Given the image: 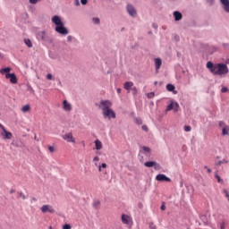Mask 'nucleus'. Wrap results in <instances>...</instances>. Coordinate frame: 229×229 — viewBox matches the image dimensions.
Wrapping results in <instances>:
<instances>
[{
  "label": "nucleus",
  "instance_id": "1",
  "mask_svg": "<svg viewBox=\"0 0 229 229\" xmlns=\"http://www.w3.org/2000/svg\"><path fill=\"white\" fill-rule=\"evenodd\" d=\"M206 67L211 74L214 76H219L220 78H225V76L229 72L228 65L225 63L214 64L209 61L207 63Z\"/></svg>",
  "mask_w": 229,
  "mask_h": 229
},
{
  "label": "nucleus",
  "instance_id": "2",
  "mask_svg": "<svg viewBox=\"0 0 229 229\" xmlns=\"http://www.w3.org/2000/svg\"><path fill=\"white\" fill-rule=\"evenodd\" d=\"M98 108L102 110L105 119H115V112L112 109V102L109 100H101Z\"/></svg>",
  "mask_w": 229,
  "mask_h": 229
},
{
  "label": "nucleus",
  "instance_id": "3",
  "mask_svg": "<svg viewBox=\"0 0 229 229\" xmlns=\"http://www.w3.org/2000/svg\"><path fill=\"white\" fill-rule=\"evenodd\" d=\"M51 21L53 24H55V33H58L59 35H62V37H66V35L69 33V30L65 27L64 24V21H62V18L58 15H54L51 18Z\"/></svg>",
  "mask_w": 229,
  "mask_h": 229
},
{
  "label": "nucleus",
  "instance_id": "4",
  "mask_svg": "<svg viewBox=\"0 0 229 229\" xmlns=\"http://www.w3.org/2000/svg\"><path fill=\"white\" fill-rule=\"evenodd\" d=\"M37 40L43 44H53V38L46 30H40L36 34Z\"/></svg>",
  "mask_w": 229,
  "mask_h": 229
},
{
  "label": "nucleus",
  "instance_id": "5",
  "mask_svg": "<svg viewBox=\"0 0 229 229\" xmlns=\"http://www.w3.org/2000/svg\"><path fill=\"white\" fill-rule=\"evenodd\" d=\"M125 10L130 17H131L132 19H137V15H138L137 8H135L133 4H127Z\"/></svg>",
  "mask_w": 229,
  "mask_h": 229
},
{
  "label": "nucleus",
  "instance_id": "6",
  "mask_svg": "<svg viewBox=\"0 0 229 229\" xmlns=\"http://www.w3.org/2000/svg\"><path fill=\"white\" fill-rule=\"evenodd\" d=\"M0 128H1L0 135L3 138V140H12V137H13L12 132L6 131L4 126L1 123H0Z\"/></svg>",
  "mask_w": 229,
  "mask_h": 229
},
{
  "label": "nucleus",
  "instance_id": "7",
  "mask_svg": "<svg viewBox=\"0 0 229 229\" xmlns=\"http://www.w3.org/2000/svg\"><path fill=\"white\" fill-rule=\"evenodd\" d=\"M40 210H41L42 214H55V208H53V206H51L49 204L43 205L40 208Z\"/></svg>",
  "mask_w": 229,
  "mask_h": 229
},
{
  "label": "nucleus",
  "instance_id": "8",
  "mask_svg": "<svg viewBox=\"0 0 229 229\" xmlns=\"http://www.w3.org/2000/svg\"><path fill=\"white\" fill-rule=\"evenodd\" d=\"M178 108H180V105L178 102L170 101V104L166 106L165 112H171V110H174L178 112Z\"/></svg>",
  "mask_w": 229,
  "mask_h": 229
},
{
  "label": "nucleus",
  "instance_id": "9",
  "mask_svg": "<svg viewBox=\"0 0 229 229\" xmlns=\"http://www.w3.org/2000/svg\"><path fill=\"white\" fill-rule=\"evenodd\" d=\"M64 140L66 142H72V144L76 143V139L72 136V132H67L63 136Z\"/></svg>",
  "mask_w": 229,
  "mask_h": 229
},
{
  "label": "nucleus",
  "instance_id": "10",
  "mask_svg": "<svg viewBox=\"0 0 229 229\" xmlns=\"http://www.w3.org/2000/svg\"><path fill=\"white\" fill-rule=\"evenodd\" d=\"M154 65L156 69V73L158 74L160 67H162V59L160 57L154 59Z\"/></svg>",
  "mask_w": 229,
  "mask_h": 229
},
{
  "label": "nucleus",
  "instance_id": "11",
  "mask_svg": "<svg viewBox=\"0 0 229 229\" xmlns=\"http://www.w3.org/2000/svg\"><path fill=\"white\" fill-rule=\"evenodd\" d=\"M140 153L141 155H144L145 157H149L151 156V148H149L147 146H143L140 149Z\"/></svg>",
  "mask_w": 229,
  "mask_h": 229
},
{
  "label": "nucleus",
  "instance_id": "12",
  "mask_svg": "<svg viewBox=\"0 0 229 229\" xmlns=\"http://www.w3.org/2000/svg\"><path fill=\"white\" fill-rule=\"evenodd\" d=\"M5 78L10 80V82L15 85L17 83V76L15 73H7L5 74Z\"/></svg>",
  "mask_w": 229,
  "mask_h": 229
},
{
  "label": "nucleus",
  "instance_id": "13",
  "mask_svg": "<svg viewBox=\"0 0 229 229\" xmlns=\"http://www.w3.org/2000/svg\"><path fill=\"white\" fill-rule=\"evenodd\" d=\"M156 180L157 182H171V178L167 177L164 174H159L156 176Z\"/></svg>",
  "mask_w": 229,
  "mask_h": 229
},
{
  "label": "nucleus",
  "instance_id": "14",
  "mask_svg": "<svg viewBox=\"0 0 229 229\" xmlns=\"http://www.w3.org/2000/svg\"><path fill=\"white\" fill-rule=\"evenodd\" d=\"M63 110H64V112H71V110H72V105H71V103H69V101L64 100L63 101Z\"/></svg>",
  "mask_w": 229,
  "mask_h": 229
},
{
  "label": "nucleus",
  "instance_id": "15",
  "mask_svg": "<svg viewBox=\"0 0 229 229\" xmlns=\"http://www.w3.org/2000/svg\"><path fill=\"white\" fill-rule=\"evenodd\" d=\"M144 165L145 167H154L155 169H158V167H160V165L156 161H147L144 163Z\"/></svg>",
  "mask_w": 229,
  "mask_h": 229
},
{
  "label": "nucleus",
  "instance_id": "16",
  "mask_svg": "<svg viewBox=\"0 0 229 229\" xmlns=\"http://www.w3.org/2000/svg\"><path fill=\"white\" fill-rule=\"evenodd\" d=\"M220 3L223 6L224 11L226 13H229V0H220Z\"/></svg>",
  "mask_w": 229,
  "mask_h": 229
},
{
  "label": "nucleus",
  "instance_id": "17",
  "mask_svg": "<svg viewBox=\"0 0 229 229\" xmlns=\"http://www.w3.org/2000/svg\"><path fill=\"white\" fill-rule=\"evenodd\" d=\"M122 222L123 223V225H130L131 223V217H130V216L128 215H122Z\"/></svg>",
  "mask_w": 229,
  "mask_h": 229
},
{
  "label": "nucleus",
  "instance_id": "18",
  "mask_svg": "<svg viewBox=\"0 0 229 229\" xmlns=\"http://www.w3.org/2000/svg\"><path fill=\"white\" fill-rule=\"evenodd\" d=\"M173 15H174V21H182V19H183V14H182V13H180V11L174 12Z\"/></svg>",
  "mask_w": 229,
  "mask_h": 229
},
{
  "label": "nucleus",
  "instance_id": "19",
  "mask_svg": "<svg viewBox=\"0 0 229 229\" xmlns=\"http://www.w3.org/2000/svg\"><path fill=\"white\" fill-rule=\"evenodd\" d=\"M166 90H168V92H173V94L176 95L178 94V91H176V88L174 87V85L173 84H167L166 85Z\"/></svg>",
  "mask_w": 229,
  "mask_h": 229
},
{
  "label": "nucleus",
  "instance_id": "20",
  "mask_svg": "<svg viewBox=\"0 0 229 229\" xmlns=\"http://www.w3.org/2000/svg\"><path fill=\"white\" fill-rule=\"evenodd\" d=\"M133 87V82L131 81H127L123 84V89L127 90V92H130Z\"/></svg>",
  "mask_w": 229,
  "mask_h": 229
},
{
  "label": "nucleus",
  "instance_id": "21",
  "mask_svg": "<svg viewBox=\"0 0 229 229\" xmlns=\"http://www.w3.org/2000/svg\"><path fill=\"white\" fill-rule=\"evenodd\" d=\"M95 149L98 150L103 148V143L99 140H95Z\"/></svg>",
  "mask_w": 229,
  "mask_h": 229
},
{
  "label": "nucleus",
  "instance_id": "22",
  "mask_svg": "<svg viewBox=\"0 0 229 229\" xmlns=\"http://www.w3.org/2000/svg\"><path fill=\"white\" fill-rule=\"evenodd\" d=\"M92 24H95V26H99L101 24V20L98 17L91 18Z\"/></svg>",
  "mask_w": 229,
  "mask_h": 229
},
{
  "label": "nucleus",
  "instance_id": "23",
  "mask_svg": "<svg viewBox=\"0 0 229 229\" xmlns=\"http://www.w3.org/2000/svg\"><path fill=\"white\" fill-rule=\"evenodd\" d=\"M10 71H12V68L6 67L0 70L1 74H10Z\"/></svg>",
  "mask_w": 229,
  "mask_h": 229
},
{
  "label": "nucleus",
  "instance_id": "24",
  "mask_svg": "<svg viewBox=\"0 0 229 229\" xmlns=\"http://www.w3.org/2000/svg\"><path fill=\"white\" fill-rule=\"evenodd\" d=\"M30 110H31L30 105H25L21 107V112H23V114H26V112H30Z\"/></svg>",
  "mask_w": 229,
  "mask_h": 229
},
{
  "label": "nucleus",
  "instance_id": "25",
  "mask_svg": "<svg viewBox=\"0 0 229 229\" xmlns=\"http://www.w3.org/2000/svg\"><path fill=\"white\" fill-rule=\"evenodd\" d=\"M24 44L26 45L27 47H33V43L31 42L30 39L25 38Z\"/></svg>",
  "mask_w": 229,
  "mask_h": 229
},
{
  "label": "nucleus",
  "instance_id": "26",
  "mask_svg": "<svg viewBox=\"0 0 229 229\" xmlns=\"http://www.w3.org/2000/svg\"><path fill=\"white\" fill-rule=\"evenodd\" d=\"M222 194H224L225 198H226L227 201L229 202V193H228V191H226V189H223L222 190Z\"/></svg>",
  "mask_w": 229,
  "mask_h": 229
},
{
  "label": "nucleus",
  "instance_id": "27",
  "mask_svg": "<svg viewBox=\"0 0 229 229\" xmlns=\"http://www.w3.org/2000/svg\"><path fill=\"white\" fill-rule=\"evenodd\" d=\"M98 162H99V157L97 156L93 158V164L96 165V167H98L99 165Z\"/></svg>",
  "mask_w": 229,
  "mask_h": 229
},
{
  "label": "nucleus",
  "instance_id": "28",
  "mask_svg": "<svg viewBox=\"0 0 229 229\" xmlns=\"http://www.w3.org/2000/svg\"><path fill=\"white\" fill-rule=\"evenodd\" d=\"M222 164H228V160L223 159L221 161H218L217 163H216V167H219V165H221Z\"/></svg>",
  "mask_w": 229,
  "mask_h": 229
},
{
  "label": "nucleus",
  "instance_id": "29",
  "mask_svg": "<svg viewBox=\"0 0 229 229\" xmlns=\"http://www.w3.org/2000/svg\"><path fill=\"white\" fill-rule=\"evenodd\" d=\"M201 221H203L204 225H208V218L206 216H200Z\"/></svg>",
  "mask_w": 229,
  "mask_h": 229
},
{
  "label": "nucleus",
  "instance_id": "30",
  "mask_svg": "<svg viewBox=\"0 0 229 229\" xmlns=\"http://www.w3.org/2000/svg\"><path fill=\"white\" fill-rule=\"evenodd\" d=\"M218 126H219L220 128H222V130H223V128H226L228 125H227L225 122L220 121V122L218 123Z\"/></svg>",
  "mask_w": 229,
  "mask_h": 229
},
{
  "label": "nucleus",
  "instance_id": "31",
  "mask_svg": "<svg viewBox=\"0 0 229 229\" xmlns=\"http://www.w3.org/2000/svg\"><path fill=\"white\" fill-rule=\"evenodd\" d=\"M229 127H225L222 129V135H228Z\"/></svg>",
  "mask_w": 229,
  "mask_h": 229
},
{
  "label": "nucleus",
  "instance_id": "32",
  "mask_svg": "<svg viewBox=\"0 0 229 229\" xmlns=\"http://www.w3.org/2000/svg\"><path fill=\"white\" fill-rule=\"evenodd\" d=\"M148 99H153L155 98V92H150L147 94Z\"/></svg>",
  "mask_w": 229,
  "mask_h": 229
},
{
  "label": "nucleus",
  "instance_id": "33",
  "mask_svg": "<svg viewBox=\"0 0 229 229\" xmlns=\"http://www.w3.org/2000/svg\"><path fill=\"white\" fill-rule=\"evenodd\" d=\"M101 169H106V163H103L101 165H98L99 173H101Z\"/></svg>",
  "mask_w": 229,
  "mask_h": 229
},
{
  "label": "nucleus",
  "instance_id": "34",
  "mask_svg": "<svg viewBox=\"0 0 229 229\" xmlns=\"http://www.w3.org/2000/svg\"><path fill=\"white\" fill-rule=\"evenodd\" d=\"M18 198H22L23 199H26V195L22 192H18Z\"/></svg>",
  "mask_w": 229,
  "mask_h": 229
},
{
  "label": "nucleus",
  "instance_id": "35",
  "mask_svg": "<svg viewBox=\"0 0 229 229\" xmlns=\"http://www.w3.org/2000/svg\"><path fill=\"white\" fill-rule=\"evenodd\" d=\"M73 38H74L72 36H67L66 40H67V42L71 43V42H72Z\"/></svg>",
  "mask_w": 229,
  "mask_h": 229
},
{
  "label": "nucleus",
  "instance_id": "36",
  "mask_svg": "<svg viewBox=\"0 0 229 229\" xmlns=\"http://www.w3.org/2000/svg\"><path fill=\"white\" fill-rule=\"evenodd\" d=\"M131 90L133 96L137 95V88H136V87H133V86H132V88H131Z\"/></svg>",
  "mask_w": 229,
  "mask_h": 229
},
{
  "label": "nucleus",
  "instance_id": "37",
  "mask_svg": "<svg viewBox=\"0 0 229 229\" xmlns=\"http://www.w3.org/2000/svg\"><path fill=\"white\" fill-rule=\"evenodd\" d=\"M28 90H29V92H30V94L35 93V90L33 89V88L31 86H28Z\"/></svg>",
  "mask_w": 229,
  "mask_h": 229
},
{
  "label": "nucleus",
  "instance_id": "38",
  "mask_svg": "<svg viewBox=\"0 0 229 229\" xmlns=\"http://www.w3.org/2000/svg\"><path fill=\"white\" fill-rule=\"evenodd\" d=\"M136 124H142V120L140 118H135Z\"/></svg>",
  "mask_w": 229,
  "mask_h": 229
},
{
  "label": "nucleus",
  "instance_id": "39",
  "mask_svg": "<svg viewBox=\"0 0 229 229\" xmlns=\"http://www.w3.org/2000/svg\"><path fill=\"white\" fill-rule=\"evenodd\" d=\"M191 130H192V127L189 125L184 126V131H191Z\"/></svg>",
  "mask_w": 229,
  "mask_h": 229
},
{
  "label": "nucleus",
  "instance_id": "40",
  "mask_svg": "<svg viewBox=\"0 0 229 229\" xmlns=\"http://www.w3.org/2000/svg\"><path fill=\"white\" fill-rule=\"evenodd\" d=\"M216 178L218 183H223V179H221V177L219 175L216 174Z\"/></svg>",
  "mask_w": 229,
  "mask_h": 229
},
{
  "label": "nucleus",
  "instance_id": "41",
  "mask_svg": "<svg viewBox=\"0 0 229 229\" xmlns=\"http://www.w3.org/2000/svg\"><path fill=\"white\" fill-rule=\"evenodd\" d=\"M40 0H29V2L30 3V4H37V3H38Z\"/></svg>",
  "mask_w": 229,
  "mask_h": 229
},
{
  "label": "nucleus",
  "instance_id": "42",
  "mask_svg": "<svg viewBox=\"0 0 229 229\" xmlns=\"http://www.w3.org/2000/svg\"><path fill=\"white\" fill-rule=\"evenodd\" d=\"M218 226H219V228H221V229H225V225L224 222L219 223Z\"/></svg>",
  "mask_w": 229,
  "mask_h": 229
},
{
  "label": "nucleus",
  "instance_id": "43",
  "mask_svg": "<svg viewBox=\"0 0 229 229\" xmlns=\"http://www.w3.org/2000/svg\"><path fill=\"white\" fill-rule=\"evenodd\" d=\"M48 149H49L50 153H55V147L49 146Z\"/></svg>",
  "mask_w": 229,
  "mask_h": 229
},
{
  "label": "nucleus",
  "instance_id": "44",
  "mask_svg": "<svg viewBox=\"0 0 229 229\" xmlns=\"http://www.w3.org/2000/svg\"><path fill=\"white\" fill-rule=\"evenodd\" d=\"M221 92H222V93L228 92V88L223 87V88L221 89Z\"/></svg>",
  "mask_w": 229,
  "mask_h": 229
},
{
  "label": "nucleus",
  "instance_id": "45",
  "mask_svg": "<svg viewBox=\"0 0 229 229\" xmlns=\"http://www.w3.org/2000/svg\"><path fill=\"white\" fill-rule=\"evenodd\" d=\"M149 228L150 229H157V225H155V224H153V223H150L149 224Z\"/></svg>",
  "mask_w": 229,
  "mask_h": 229
},
{
  "label": "nucleus",
  "instance_id": "46",
  "mask_svg": "<svg viewBox=\"0 0 229 229\" xmlns=\"http://www.w3.org/2000/svg\"><path fill=\"white\" fill-rule=\"evenodd\" d=\"M63 229H71V225L65 224V225L63 226Z\"/></svg>",
  "mask_w": 229,
  "mask_h": 229
},
{
  "label": "nucleus",
  "instance_id": "47",
  "mask_svg": "<svg viewBox=\"0 0 229 229\" xmlns=\"http://www.w3.org/2000/svg\"><path fill=\"white\" fill-rule=\"evenodd\" d=\"M47 80H53V74H51V73H48L47 75Z\"/></svg>",
  "mask_w": 229,
  "mask_h": 229
},
{
  "label": "nucleus",
  "instance_id": "48",
  "mask_svg": "<svg viewBox=\"0 0 229 229\" xmlns=\"http://www.w3.org/2000/svg\"><path fill=\"white\" fill-rule=\"evenodd\" d=\"M207 1V3L210 5V6H212V4H214V0H206Z\"/></svg>",
  "mask_w": 229,
  "mask_h": 229
},
{
  "label": "nucleus",
  "instance_id": "49",
  "mask_svg": "<svg viewBox=\"0 0 229 229\" xmlns=\"http://www.w3.org/2000/svg\"><path fill=\"white\" fill-rule=\"evenodd\" d=\"M152 28L154 30H158V25H157V23H152Z\"/></svg>",
  "mask_w": 229,
  "mask_h": 229
},
{
  "label": "nucleus",
  "instance_id": "50",
  "mask_svg": "<svg viewBox=\"0 0 229 229\" xmlns=\"http://www.w3.org/2000/svg\"><path fill=\"white\" fill-rule=\"evenodd\" d=\"M81 4L85 5L89 3V0H81Z\"/></svg>",
  "mask_w": 229,
  "mask_h": 229
},
{
  "label": "nucleus",
  "instance_id": "51",
  "mask_svg": "<svg viewBox=\"0 0 229 229\" xmlns=\"http://www.w3.org/2000/svg\"><path fill=\"white\" fill-rule=\"evenodd\" d=\"M141 129L143 131H148V126L147 125H142Z\"/></svg>",
  "mask_w": 229,
  "mask_h": 229
},
{
  "label": "nucleus",
  "instance_id": "52",
  "mask_svg": "<svg viewBox=\"0 0 229 229\" xmlns=\"http://www.w3.org/2000/svg\"><path fill=\"white\" fill-rule=\"evenodd\" d=\"M100 201L99 200H97L94 202V207H98V205H100Z\"/></svg>",
  "mask_w": 229,
  "mask_h": 229
},
{
  "label": "nucleus",
  "instance_id": "53",
  "mask_svg": "<svg viewBox=\"0 0 229 229\" xmlns=\"http://www.w3.org/2000/svg\"><path fill=\"white\" fill-rule=\"evenodd\" d=\"M74 4L75 6H80V0H75Z\"/></svg>",
  "mask_w": 229,
  "mask_h": 229
},
{
  "label": "nucleus",
  "instance_id": "54",
  "mask_svg": "<svg viewBox=\"0 0 229 229\" xmlns=\"http://www.w3.org/2000/svg\"><path fill=\"white\" fill-rule=\"evenodd\" d=\"M121 88H118L117 89H116V92H117V94H121Z\"/></svg>",
  "mask_w": 229,
  "mask_h": 229
},
{
  "label": "nucleus",
  "instance_id": "55",
  "mask_svg": "<svg viewBox=\"0 0 229 229\" xmlns=\"http://www.w3.org/2000/svg\"><path fill=\"white\" fill-rule=\"evenodd\" d=\"M161 210H165V205L163 204V205L161 206Z\"/></svg>",
  "mask_w": 229,
  "mask_h": 229
},
{
  "label": "nucleus",
  "instance_id": "56",
  "mask_svg": "<svg viewBox=\"0 0 229 229\" xmlns=\"http://www.w3.org/2000/svg\"><path fill=\"white\" fill-rule=\"evenodd\" d=\"M174 38H175V40L178 42V40H180V37H178V36H174Z\"/></svg>",
  "mask_w": 229,
  "mask_h": 229
},
{
  "label": "nucleus",
  "instance_id": "57",
  "mask_svg": "<svg viewBox=\"0 0 229 229\" xmlns=\"http://www.w3.org/2000/svg\"><path fill=\"white\" fill-rule=\"evenodd\" d=\"M207 171H208V173H212V169H210V168H208Z\"/></svg>",
  "mask_w": 229,
  "mask_h": 229
},
{
  "label": "nucleus",
  "instance_id": "58",
  "mask_svg": "<svg viewBox=\"0 0 229 229\" xmlns=\"http://www.w3.org/2000/svg\"><path fill=\"white\" fill-rule=\"evenodd\" d=\"M13 192H15V190H11L10 191V194H13Z\"/></svg>",
  "mask_w": 229,
  "mask_h": 229
},
{
  "label": "nucleus",
  "instance_id": "59",
  "mask_svg": "<svg viewBox=\"0 0 229 229\" xmlns=\"http://www.w3.org/2000/svg\"><path fill=\"white\" fill-rule=\"evenodd\" d=\"M154 85H158V81H155V82H154Z\"/></svg>",
  "mask_w": 229,
  "mask_h": 229
},
{
  "label": "nucleus",
  "instance_id": "60",
  "mask_svg": "<svg viewBox=\"0 0 229 229\" xmlns=\"http://www.w3.org/2000/svg\"><path fill=\"white\" fill-rule=\"evenodd\" d=\"M32 201H37V199L36 198H32Z\"/></svg>",
  "mask_w": 229,
  "mask_h": 229
},
{
  "label": "nucleus",
  "instance_id": "61",
  "mask_svg": "<svg viewBox=\"0 0 229 229\" xmlns=\"http://www.w3.org/2000/svg\"><path fill=\"white\" fill-rule=\"evenodd\" d=\"M204 168H205V169H207V170L208 169V166H204Z\"/></svg>",
  "mask_w": 229,
  "mask_h": 229
},
{
  "label": "nucleus",
  "instance_id": "62",
  "mask_svg": "<svg viewBox=\"0 0 229 229\" xmlns=\"http://www.w3.org/2000/svg\"><path fill=\"white\" fill-rule=\"evenodd\" d=\"M35 140H37V136L34 137Z\"/></svg>",
  "mask_w": 229,
  "mask_h": 229
},
{
  "label": "nucleus",
  "instance_id": "63",
  "mask_svg": "<svg viewBox=\"0 0 229 229\" xmlns=\"http://www.w3.org/2000/svg\"><path fill=\"white\" fill-rule=\"evenodd\" d=\"M30 8H31V11L33 12V10H34L33 7H30Z\"/></svg>",
  "mask_w": 229,
  "mask_h": 229
},
{
  "label": "nucleus",
  "instance_id": "64",
  "mask_svg": "<svg viewBox=\"0 0 229 229\" xmlns=\"http://www.w3.org/2000/svg\"><path fill=\"white\" fill-rule=\"evenodd\" d=\"M49 229H53L52 227H50Z\"/></svg>",
  "mask_w": 229,
  "mask_h": 229
}]
</instances>
